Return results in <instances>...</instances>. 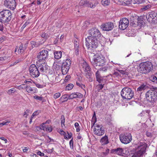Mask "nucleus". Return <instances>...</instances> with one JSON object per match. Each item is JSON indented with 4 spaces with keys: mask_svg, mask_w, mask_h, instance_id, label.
<instances>
[{
    "mask_svg": "<svg viewBox=\"0 0 157 157\" xmlns=\"http://www.w3.org/2000/svg\"><path fill=\"white\" fill-rule=\"evenodd\" d=\"M112 153L116 154L119 155L124 154V149L123 148L118 147L117 149H113L111 150Z\"/></svg>",
    "mask_w": 157,
    "mask_h": 157,
    "instance_id": "22",
    "label": "nucleus"
},
{
    "mask_svg": "<svg viewBox=\"0 0 157 157\" xmlns=\"http://www.w3.org/2000/svg\"><path fill=\"white\" fill-rule=\"evenodd\" d=\"M23 58H21L18 59L16 60L15 62L10 65V67H11L16 64L17 63L22 61L23 60Z\"/></svg>",
    "mask_w": 157,
    "mask_h": 157,
    "instance_id": "31",
    "label": "nucleus"
},
{
    "mask_svg": "<svg viewBox=\"0 0 157 157\" xmlns=\"http://www.w3.org/2000/svg\"><path fill=\"white\" fill-rule=\"evenodd\" d=\"M147 145L145 143H140L138 146L137 150L134 153L133 157H142L145 152Z\"/></svg>",
    "mask_w": 157,
    "mask_h": 157,
    "instance_id": "6",
    "label": "nucleus"
},
{
    "mask_svg": "<svg viewBox=\"0 0 157 157\" xmlns=\"http://www.w3.org/2000/svg\"><path fill=\"white\" fill-rule=\"evenodd\" d=\"M41 37L43 38H47L48 37V35L44 33H43L41 35Z\"/></svg>",
    "mask_w": 157,
    "mask_h": 157,
    "instance_id": "63",
    "label": "nucleus"
},
{
    "mask_svg": "<svg viewBox=\"0 0 157 157\" xmlns=\"http://www.w3.org/2000/svg\"><path fill=\"white\" fill-rule=\"evenodd\" d=\"M135 17L133 16L131 17L130 18V23L132 24H135Z\"/></svg>",
    "mask_w": 157,
    "mask_h": 157,
    "instance_id": "51",
    "label": "nucleus"
},
{
    "mask_svg": "<svg viewBox=\"0 0 157 157\" xmlns=\"http://www.w3.org/2000/svg\"><path fill=\"white\" fill-rule=\"evenodd\" d=\"M65 121V118L64 115H62L61 117V125L62 127H63V126L65 127L64 122Z\"/></svg>",
    "mask_w": 157,
    "mask_h": 157,
    "instance_id": "36",
    "label": "nucleus"
},
{
    "mask_svg": "<svg viewBox=\"0 0 157 157\" xmlns=\"http://www.w3.org/2000/svg\"><path fill=\"white\" fill-rule=\"evenodd\" d=\"M101 26L103 30L109 31L113 29L114 25L113 22H108L102 24Z\"/></svg>",
    "mask_w": 157,
    "mask_h": 157,
    "instance_id": "19",
    "label": "nucleus"
},
{
    "mask_svg": "<svg viewBox=\"0 0 157 157\" xmlns=\"http://www.w3.org/2000/svg\"><path fill=\"white\" fill-rule=\"evenodd\" d=\"M146 97L147 100L151 102H154L156 101L154 92L152 89L148 90L146 94Z\"/></svg>",
    "mask_w": 157,
    "mask_h": 157,
    "instance_id": "15",
    "label": "nucleus"
},
{
    "mask_svg": "<svg viewBox=\"0 0 157 157\" xmlns=\"http://www.w3.org/2000/svg\"><path fill=\"white\" fill-rule=\"evenodd\" d=\"M89 36L88 37H95L99 39L101 37V35L99 30L96 28L90 29L89 31Z\"/></svg>",
    "mask_w": 157,
    "mask_h": 157,
    "instance_id": "10",
    "label": "nucleus"
},
{
    "mask_svg": "<svg viewBox=\"0 0 157 157\" xmlns=\"http://www.w3.org/2000/svg\"><path fill=\"white\" fill-rule=\"evenodd\" d=\"M27 85L23 84L20 85L18 87L19 89H25L27 88Z\"/></svg>",
    "mask_w": 157,
    "mask_h": 157,
    "instance_id": "49",
    "label": "nucleus"
},
{
    "mask_svg": "<svg viewBox=\"0 0 157 157\" xmlns=\"http://www.w3.org/2000/svg\"><path fill=\"white\" fill-rule=\"evenodd\" d=\"M76 84L77 86H79V87H81V88H82L83 87H85V86L84 85H83L80 82H76Z\"/></svg>",
    "mask_w": 157,
    "mask_h": 157,
    "instance_id": "53",
    "label": "nucleus"
},
{
    "mask_svg": "<svg viewBox=\"0 0 157 157\" xmlns=\"http://www.w3.org/2000/svg\"><path fill=\"white\" fill-rule=\"evenodd\" d=\"M43 125H42V126H40V127H37V128H39L40 129H41L42 130H44L46 129V127L44 126V124H43Z\"/></svg>",
    "mask_w": 157,
    "mask_h": 157,
    "instance_id": "61",
    "label": "nucleus"
},
{
    "mask_svg": "<svg viewBox=\"0 0 157 157\" xmlns=\"http://www.w3.org/2000/svg\"><path fill=\"white\" fill-rule=\"evenodd\" d=\"M94 129V133L96 135L101 136L105 133V131L102 125L96 124Z\"/></svg>",
    "mask_w": 157,
    "mask_h": 157,
    "instance_id": "14",
    "label": "nucleus"
},
{
    "mask_svg": "<svg viewBox=\"0 0 157 157\" xmlns=\"http://www.w3.org/2000/svg\"><path fill=\"white\" fill-rule=\"evenodd\" d=\"M36 65L40 71L42 72H46L48 69V67L44 62L41 63V62L37 61Z\"/></svg>",
    "mask_w": 157,
    "mask_h": 157,
    "instance_id": "16",
    "label": "nucleus"
},
{
    "mask_svg": "<svg viewBox=\"0 0 157 157\" xmlns=\"http://www.w3.org/2000/svg\"><path fill=\"white\" fill-rule=\"evenodd\" d=\"M30 44L33 48L34 47H37L40 45L39 43L36 42L35 41H31Z\"/></svg>",
    "mask_w": 157,
    "mask_h": 157,
    "instance_id": "30",
    "label": "nucleus"
},
{
    "mask_svg": "<svg viewBox=\"0 0 157 157\" xmlns=\"http://www.w3.org/2000/svg\"><path fill=\"white\" fill-rule=\"evenodd\" d=\"M148 86L146 85L143 84L140 86L137 89V91H142L146 89L147 88Z\"/></svg>",
    "mask_w": 157,
    "mask_h": 157,
    "instance_id": "28",
    "label": "nucleus"
},
{
    "mask_svg": "<svg viewBox=\"0 0 157 157\" xmlns=\"http://www.w3.org/2000/svg\"><path fill=\"white\" fill-rule=\"evenodd\" d=\"M15 90L14 88H11L7 90V92L9 95H11L13 93H14L15 92Z\"/></svg>",
    "mask_w": 157,
    "mask_h": 157,
    "instance_id": "35",
    "label": "nucleus"
},
{
    "mask_svg": "<svg viewBox=\"0 0 157 157\" xmlns=\"http://www.w3.org/2000/svg\"><path fill=\"white\" fill-rule=\"evenodd\" d=\"M71 78V76L70 75H67L66 77H65V79L64 80V81L65 82H67L68 81V80L70 78Z\"/></svg>",
    "mask_w": 157,
    "mask_h": 157,
    "instance_id": "59",
    "label": "nucleus"
},
{
    "mask_svg": "<svg viewBox=\"0 0 157 157\" xmlns=\"http://www.w3.org/2000/svg\"><path fill=\"white\" fill-rule=\"evenodd\" d=\"M132 1V0H122L123 4H124L126 5L131 4Z\"/></svg>",
    "mask_w": 157,
    "mask_h": 157,
    "instance_id": "37",
    "label": "nucleus"
},
{
    "mask_svg": "<svg viewBox=\"0 0 157 157\" xmlns=\"http://www.w3.org/2000/svg\"><path fill=\"white\" fill-rule=\"evenodd\" d=\"M83 97V95L79 93H74L69 95V99H73L77 98H82Z\"/></svg>",
    "mask_w": 157,
    "mask_h": 157,
    "instance_id": "21",
    "label": "nucleus"
},
{
    "mask_svg": "<svg viewBox=\"0 0 157 157\" xmlns=\"http://www.w3.org/2000/svg\"><path fill=\"white\" fill-rule=\"evenodd\" d=\"M108 67H105L101 68L100 69L102 71H106L108 70Z\"/></svg>",
    "mask_w": 157,
    "mask_h": 157,
    "instance_id": "60",
    "label": "nucleus"
},
{
    "mask_svg": "<svg viewBox=\"0 0 157 157\" xmlns=\"http://www.w3.org/2000/svg\"><path fill=\"white\" fill-rule=\"evenodd\" d=\"M139 19H140V18H138V21L137 22L138 23V25L141 26L143 25V24H144V22L143 20H139Z\"/></svg>",
    "mask_w": 157,
    "mask_h": 157,
    "instance_id": "38",
    "label": "nucleus"
},
{
    "mask_svg": "<svg viewBox=\"0 0 157 157\" xmlns=\"http://www.w3.org/2000/svg\"><path fill=\"white\" fill-rule=\"evenodd\" d=\"M92 119H94L95 120V121L94 122V123L93 124V125H92V127H93L94 126L95 123L97 121L96 117V114H95V112H94V114H93V117H92Z\"/></svg>",
    "mask_w": 157,
    "mask_h": 157,
    "instance_id": "54",
    "label": "nucleus"
},
{
    "mask_svg": "<svg viewBox=\"0 0 157 157\" xmlns=\"http://www.w3.org/2000/svg\"><path fill=\"white\" fill-rule=\"evenodd\" d=\"M100 142L102 145H105L108 144L109 143V141L108 136H105L102 137L101 140Z\"/></svg>",
    "mask_w": 157,
    "mask_h": 157,
    "instance_id": "25",
    "label": "nucleus"
},
{
    "mask_svg": "<svg viewBox=\"0 0 157 157\" xmlns=\"http://www.w3.org/2000/svg\"><path fill=\"white\" fill-rule=\"evenodd\" d=\"M83 70L85 73L86 77H90L92 75V72L91 71V69L89 65L85 61H83L82 64Z\"/></svg>",
    "mask_w": 157,
    "mask_h": 157,
    "instance_id": "11",
    "label": "nucleus"
},
{
    "mask_svg": "<svg viewBox=\"0 0 157 157\" xmlns=\"http://www.w3.org/2000/svg\"><path fill=\"white\" fill-rule=\"evenodd\" d=\"M146 18L149 21L153 19L157 20V13L154 11L150 12L146 15Z\"/></svg>",
    "mask_w": 157,
    "mask_h": 157,
    "instance_id": "20",
    "label": "nucleus"
},
{
    "mask_svg": "<svg viewBox=\"0 0 157 157\" xmlns=\"http://www.w3.org/2000/svg\"><path fill=\"white\" fill-rule=\"evenodd\" d=\"M29 24V21H27L25 23V24L23 25L22 27L23 28H24L27 25H28Z\"/></svg>",
    "mask_w": 157,
    "mask_h": 157,
    "instance_id": "64",
    "label": "nucleus"
},
{
    "mask_svg": "<svg viewBox=\"0 0 157 157\" xmlns=\"http://www.w3.org/2000/svg\"><path fill=\"white\" fill-rule=\"evenodd\" d=\"M89 60L92 64L94 66H102L105 64V57L95 54L94 53L90 52L88 54Z\"/></svg>",
    "mask_w": 157,
    "mask_h": 157,
    "instance_id": "1",
    "label": "nucleus"
},
{
    "mask_svg": "<svg viewBox=\"0 0 157 157\" xmlns=\"http://www.w3.org/2000/svg\"><path fill=\"white\" fill-rule=\"evenodd\" d=\"M60 134L61 135H63L65 139H67L66 133L62 130H61L60 132Z\"/></svg>",
    "mask_w": 157,
    "mask_h": 157,
    "instance_id": "46",
    "label": "nucleus"
},
{
    "mask_svg": "<svg viewBox=\"0 0 157 157\" xmlns=\"http://www.w3.org/2000/svg\"><path fill=\"white\" fill-rule=\"evenodd\" d=\"M121 95L123 99L130 100L133 97L134 93L131 88H124L121 91Z\"/></svg>",
    "mask_w": 157,
    "mask_h": 157,
    "instance_id": "5",
    "label": "nucleus"
},
{
    "mask_svg": "<svg viewBox=\"0 0 157 157\" xmlns=\"http://www.w3.org/2000/svg\"><path fill=\"white\" fill-rule=\"evenodd\" d=\"M101 3L102 5L105 6L109 5L110 3V0H101Z\"/></svg>",
    "mask_w": 157,
    "mask_h": 157,
    "instance_id": "32",
    "label": "nucleus"
},
{
    "mask_svg": "<svg viewBox=\"0 0 157 157\" xmlns=\"http://www.w3.org/2000/svg\"><path fill=\"white\" fill-rule=\"evenodd\" d=\"M75 126L76 128V132H78L80 131V129L79 128V126L78 123L77 122H76L75 124Z\"/></svg>",
    "mask_w": 157,
    "mask_h": 157,
    "instance_id": "39",
    "label": "nucleus"
},
{
    "mask_svg": "<svg viewBox=\"0 0 157 157\" xmlns=\"http://www.w3.org/2000/svg\"><path fill=\"white\" fill-rule=\"evenodd\" d=\"M79 5L82 7H90L92 8H94L96 5L95 4H93L89 1L81 0L79 3Z\"/></svg>",
    "mask_w": 157,
    "mask_h": 157,
    "instance_id": "18",
    "label": "nucleus"
},
{
    "mask_svg": "<svg viewBox=\"0 0 157 157\" xmlns=\"http://www.w3.org/2000/svg\"><path fill=\"white\" fill-rule=\"evenodd\" d=\"M11 11L7 10H4L0 12V22L3 23H8L12 17Z\"/></svg>",
    "mask_w": 157,
    "mask_h": 157,
    "instance_id": "4",
    "label": "nucleus"
},
{
    "mask_svg": "<svg viewBox=\"0 0 157 157\" xmlns=\"http://www.w3.org/2000/svg\"><path fill=\"white\" fill-rule=\"evenodd\" d=\"M71 63L70 59H67L65 60H63L61 67L62 72L63 75H66L67 73L71 66Z\"/></svg>",
    "mask_w": 157,
    "mask_h": 157,
    "instance_id": "7",
    "label": "nucleus"
},
{
    "mask_svg": "<svg viewBox=\"0 0 157 157\" xmlns=\"http://www.w3.org/2000/svg\"><path fill=\"white\" fill-rule=\"evenodd\" d=\"M153 65L149 61H146L140 63L138 68V71L140 73L147 74L149 73L153 69Z\"/></svg>",
    "mask_w": 157,
    "mask_h": 157,
    "instance_id": "2",
    "label": "nucleus"
},
{
    "mask_svg": "<svg viewBox=\"0 0 157 157\" xmlns=\"http://www.w3.org/2000/svg\"><path fill=\"white\" fill-rule=\"evenodd\" d=\"M95 76L96 78L97 81L99 83H101L103 82V81H105V79H104L102 77L100 76V73L98 70L95 73Z\"/></svg>",
    "mask_w": 157,
    "mask_h": 157,
    "instance_id": "23",
    "label": "nucleus"
},
{
    "mask_svg": "<svg viewBox=\"0 0 157 157\" xmlns=\"http://www.w3.org/2000/svg\"><path fill=\"white\" fill-rule=\"evenodd\" d=\"M33 98L35 99H36L37 100L40 101H41L43 99V98L42 97L38 96H34L33 97Z\"/></svg>",
    "mask_w": 157,
    "mask_h": 157,
    "instance_id": "42",
    "label": "nucleus"
},
{
    "mask_svg": "<svg viewBox=\"0 0 157 157\" xmlns=\"http://www.w3.org/2000/svg\"><path fill=\"white\" fill-rule=\"evenodd\" d=\"M4 5L7 8L12 10H14L17 6L16 0H5Z\"/></svg>",
    "mask_w": 157,
    "mask_h": 157,
    "instance_id": "13",
    "label": "nucleus"
},
{
    "mask_svg": "<svg viewBox=\"0 0 157 157\" xmlns=\"http://www.w3.org/2000/svg\"><path fill=\"white\" fill-rule=\"evenodd\" d=\"M134 1L136 3L140 4L144 2V0H134Z\"/></svg>",
    "mask_w": 157,
    "mask_h": 157,
    "instance_id": "56",
    "label": "nucleus"
},
{
    "mask_svg": "<svg viewBox=\"0 0 157 157\" xmlns=\"http://www.w3.org/2000/svg\"><path fill=\"white\" fill-rule=\"evenodd\" d=\"M146 135L148 137H151L152 136V134L150 132H146Z\"/></svg>",
    "mask_w": 157,
    "mask_h": 157,
    "instance_id": "62",
    "label": "nucleus"
},
{
    "mask_svg": "<svg viewBox=\"0 0 157 157\" xmlns=\"http://www.w3.org/2000/svg\"><path fill=\"white\" fill-rule=\"evenodd\" d=\"M74 50L75 51V53L77 56L79 54V47H74Z\"/></svg>",
    "mask_w": 157,
    "mask_h": 157,
    "instance_id": "52",
    "label": "nucleus"
},
{
    "mask_svg": "<svg viewBox=\"0 0 157 157\" xmlns=\"http://www.w3.org/2000/svg\"><path fill=\"white\" fill-rule=\"evenodd\" d=\"M109 149L108 148L106 149V150L105 151V152H103L101 153V154L102 155V156H104L108 154L109 152Z\"/></svg>",
    "mask_w": 157,
    "mask_h": 157,
    "instance_id": "40",
    "label": "nucleus"
},
{
    "mask_svg": "<svg viewBox=\"0 0 157 157\" xmlns=\"http://www.w3.org/2000/svg\"><path fill=\"white\" fill-rule=\"evenodd\" d=\"M29 70L30 75L33 78H37L39 76V71L36 65L34 64H31Z\"/></svg>",
    "mask_w": 157,
    "mask_h": 157,
    "instance_id": "8",
    "label": "nucleus"
},
{
    "mask_svg": "<svg viewBox=\"0 0 157 157\" xmlns=\"http://www.w3.org/2000/svg\"><path fill=\"white\" fill-rule=\"evenodd\" d=\"M36 153L38 155H39L41 156H44V155L43 153H42L40 151H38L36 152Z\"/></svg>",
    "mask_w": 157,
    "mask_h": 157,
    "instance_id": "58",
    "label": "nucleus"
},
{
    "mask_svg": "<svg viewBox=\"0 0 157 157\" xmlns=\"http://www.w3.org/2000/svg\"><path fill=\"white\" fill-rule=\"evenodd\" d=\"M40 113V112L38 111H35L32 114V118H33L34 116L38 115Z\"/></svg>",
    "mask_w": 157,
    "mask_h": 157,
    "instance_id": "55",
    "label": "nucleus"
},
{
    "mask_svg": "<svg viewBox=\"0 0 157 157\" xmlns=\"http://www.w3.org/2000/svg\"><path fill=\"white\" fill-rule=\"evenodd\" d=\"M129 23L128 19L126 18H123L120 20L119 25V29L121 30H124L128 26Z\"/></svg>",
    "mask_w": 157,
    "mask_h": 157,
    "instance_id": "17",
    "label": "nucleus"
},
{
    "mask_svg": "<svg viewBox=\"0 0 157 157\" xmlns=\"http://www.w3.org/2000/svg\"><path fill=\"white\" fill-rule=\"evenodd\" d=\"M99 39L95 37H87L86 38V45L88 49L94 50L99 44Z\"/></svg>",
    "mask_w": 157,
    "mask_h": 157,
    "instance_id": "3",
    "label": "nucleus"
},
{
    "mask_svg": "<svg viewBox=\"0 0 157 157\" xmlns=\"http://www.w3.org/2000/svg\"><path fill=\"white\" fill-rule=\"evenodd\" d=\"M69 144L70 148L71 149H73L74 148L73 146V138L70 140L69 142Z\"/></svg>",
    "mask_w": 157,
    "mask_h": 157,
    "instance_id": "45",
    "label": "nucleus"
},
{
    "mask_svg": "<svg viewBox=\"0 0 157 157\" xmlns=\"http://www.w3.org/2000/svg\"><path fill=\"white\" fill-rule=\"evenodd\" d=\"M26 91L29 93H36L37 92V89L35 87H31L27 85V88L26 89Z\"/></svg>",
    "mask_w": 157,
    "mask_h": 157,
    "instance_id": "24",
    "label": "nucleus"
},
{
    "mask_svg": "<svg viewBox=\"0 0 157 157\" xmlns=\"http://www.w3.org/2000/svg\"><path fill=\"white\" fill-rule=\"evenodd\" d=\"M97 89L98 91H100L101 90H102L104 87V85L101 84H99L97 86Z\"/></svg>",
    "mask_w": 157,
    "mask_h": 157,
    "instance_id": "43",
    "label": "nucleus"
},
{
    "mask_svg": "<svg viewBox=\"0 0 157 157\" xmlns=\"http://www.w3.org/2000/svg\"><path fill=\"white\" fill-rule=\"evenodd\" d=\"M74 47L79 48V43L78 39L77 40H75L74 42Z\"/></svg>",
    "mask_w": 157,
    "mask_h": 157,
    "instance_id": "44",
    "label": "nucleus"
},
{
    "mask_svg": "<svg viewBox=\"0 0 157 157\" xmlns=\"http://www.w3.org/2000/svg\"><path fill=\"white\" fill-rule=\"evenodd\" d=\"M151 6L149 5H148L147 6H144L143 8H142V9L144 10H146L148 9Z\"/></svg>",
    "mask_w": 157,
    "mask_h": 157,
    "instance_id": "57",
    "label": "nucleus"
},
{
    "mask_svg": "<svg viewBox=\"0 0 157 157\" xmlns=\"http://www.w3.org/2000/svg\"><path fill=\"white\" fill-rule=\"evenodd\" d=\"M54 57L56 59H59L62 56V52L60 51H56L54 52Z\"/></svg>",
    "mask_w": 157,
    "mask_h": 157,
    "instance_id": "27",
    "label": "nucleus"
},
{
    "mask_svg": "<svg viewBox=\"0 0 157 157\" xmlns=\"http://www.w3.org/2000/svg\"><path fill=\"white\" fill-rule=\"evenodd\" d=\"M48 56V52L47 50H44L38 53L37 57L38 61L41 62L42 60L46 61L47 59Z\"/></svg>",
    "mask_w": 157,
    "mask_h": 157,
    "instance_id": "12",
    "label": "nucleus"
},
{
    "mask_svg": "<svg viewBox=\"0 0 157 157\" xmlns=\"http://www.w3.org/2000/svg\"><path fill=\"white\" fill-rule=\"evenodd\" d=\"M33 83L35 84V85L36 87L39 88H43L44 87L43 85H40L38 83H36L35 82L33 81Z\"/></svg>",
    "mask_w": 157,
    "mask_h": 157,
    "instance_id": "48",
    "label": "nucleus"
},
{
    "mask_svg": "<svg viewBox=\"0 0 157 157\" xmlns=\"http://www.w3.org/2000/svg\"><path fill=\"white\" fill-rule=\"evenodd\" d=\"M149 79L155 83H157V73L151 75L149 77Z\"/></svg>",
    "mask_w": 157,
    "mask_h": 157,
    "instance_id": "26",
    "label": "nucleus"
},
{
    "mask_svg": "<svg viewBox=\"0 0 157 157\" xmlns=\"http://www.w3.org/2000/svg\"><path fill=\"white\" fill-rule=\"evenodd\" d=\"M74 85L72 84H69L65 87L66 90H71L73 87Z\"/></svg>",
    "mask_w": 157,
    "mask_h": 157,
    "instance_id": "34",
    "label": "nucleus"
},
{
    "mask_svg": "<svg viewBox=\"0 0 157 157\" xmlns=\"http://www.w3.org/2000/svg\"><path fill=\"white\" fill-rule=\"evenodd\" d=\"M153 92H154L155 95L156 97V100H157V87L153 88L152 89Z\"/></svg>",
    "mask_w": 157,
    "mask_h": 157,
    "instance_id": "50",
    "label": "nucleus"
},
{
    "mask_svg": "<svg viewBox=\"0 0 157 157\" xmlns=\"http://www.w3.org/2000/svg\"><path fill=\"white\" fill-rule=\"evenodd\" d=\"M68 96H69L68 95H64L60 98V100H63L62 102H66L69 99Z\"/></svg>",
    "mask_w": 157,
    "mask_h": 157,
    "instance_id": "29",
    "label": "nucleus"
},
{
    "mask_svg": "<svg viewBox=\"0 0 157 157\" xmlns=\"http://www.w3.org/2000/svg\"><path fill=\"white\" fill-rule=\"evenodd\" d=\"M10 123V121L6 120L2 123H0V127L4 125H7Z\"/></svg>",
    "mask_w": 157,
    "mask_h": 157,
    "instance_id": "33",
    "label": "nucleus"
},
{
    "mask_svg": "<svg viewBox=\"0 0 157 157\" xmlns=\"http://www.w3.org/2000/svg\"><path fill=\"white\" fill-rule=\"evenodd\" d=\"M61 94L60 93H57L53 95V97L54 99H56L60 97Z\"/></svg>",
    "mask_w": 157,
    "mask_h": 157,
    "instance_id": "41",
    "label": "nucleus"
},
{
    "mask_svg": "<svg viewBox=\"0 0 157 157\" xmlns=\"http://www.w3.org/2000/svg\"><path fill=\"white\" fill-rule=\"evenodd\" d=\"M18 51H19L20 53L23 52L24 51V48L23 45L21 44L19 46V48Z\"/></svg>",
    "mask_w": 157,
    "mask_h": 157,
    "instance_id": "47",
    "label": "nucleus"
},
{
    "mask_svg": "<svg viewBox=\"0 0 157 157\" xmlns=\"http://www.w3.org/2000/svg\"><path fill=\"white\" fill-rule=\"evenodd\" d=\"M120 139L122 143L127 144L132 141V136L130 134H122L120 136Z\"/></svg>",
    "mask_w": 157,
    "mask_h": 157,
    "instance_id": "9",
    "label": "nucleus"
}]
</instances>
